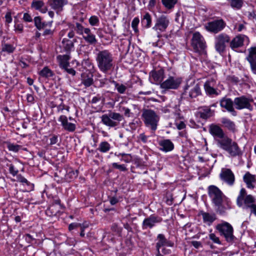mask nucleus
Returning <instances> with one entry per match:
<instances>
[{"label":"nucleus","mask_w":256,"mask_h":256,"mask_svg":"<svg viewBox=\"0 0 256 256\" xmlns=\"http://www.w3.org/2000/svg\"><path fill=\"white\" fill-rule=\"evenodd\" d=\"M208 194L218 212L222 214L230 208V202L222 192L216 186H210L208 188Z\"/></svg>","instance_id":"f257e3e1"},{"label":"nucleus","mask_w":256,"mask_h":256,"mask_svg":"<svg viewBox=\"0 0 256 256\" xmlns=\"http://www.w3.org/2000/svg\"><path fill=\"white\" fill-rule=\"evenodd\" d=\"M96 61L99 70L104 73L106 74L114 68V58L108 50L99 51L96 54Z\"/></svg>","instance_id":"f03ea898"},{"label":"nucleus","mask_w":256,"mask_h":256,"mask_svg":"<svg viewBox=\"0 0 256 256\" xmlns=\"http://www.w3.org/2000/svg\"><path fill=\"white\" fill-rule=\"evenodd\" d=\"M202 95L200 84L194 81H188L184 87L182 98L192 101Z\"/></svg>","instance_id":"7ed1b4c3"},{"label":"nucleus","mask_w":256,"mask_h":256,"mask_svg":"<svg viewBox=\"0 0 256 256\" xmlns=\"http://www.w3.org/2000/svg\"><path fill=\"white\" fill-rule=\"evenodd\" d=\"M141 116L145 126L154 133L157 129L160 120L159 116L154 110L144 108L142 110Z\"/></svg>","instance_id":"20e7f679"},{"label":"nucleus","mask_w":256,"mask_h":256,"mask_svg":"<svg viewBox=\"0 0 256 256\" xmlns=\"http://www.w3.org/2000/svg\"><path fill=\"white\" fill-rule=\"evenodd\" d=\"M191 46L196 54L198 56H205L206 54V44L202 36L198 32H194L191 40Z\"/></svg>","instance_id":"39448f33"},{"label":"nucleus","mask_w":256,"mask_h":256,"mask_svg":"<svg viewBox=\"0 0 256 256\" xmlns=\"http://www.w3.org/2000/svg\"><path fill=\"white\" fill-rule=\"evenodd\" d=\"M220 142L219 146L226 151L231 156H240L242 155V152L238 144L229 138H226Z\"/></svg>","instance_id":"423d86ee"},{"label":"nucleus","mask_w":256,"mask_h":256,"mask_svg":"<svg viewBox=\"0 0 256 256\" xmlns=\"http://www.w3.org/2000/svg\"><path fill=\"white\" fill-rule=\"evenodd\" d=\"M102 122L106 126L110 127H115L118 126L120 122L124 120L122 114L116 112H110L101 116Z\"/></svg>","instance_id":"0eeeda50"},{"label":"nucleus","mask_w":256,"mask_h":256,"mask_svg":"<svg viewBox=\"0 0 256 256\" xmlns=\"http://www.w3.org/2000/svg\"><path fill=\"white\" fill-rule=\"evenodd\" d=\"M246 195V190L244 188H242L237 198L236 204L240 207L243 206L245 208H250L255 204V199L250 194Z\"/></svg>","instance_id":"6e6552de"},{"label":"nucleus","mask_w":256,"mask_h":256,"mask_svg":"<svg viewBox=\"0 0 256 256\" xmlns=\"http://www.w3.org/2000/svg\"><path fill=\"white\" fill-rule=\"evenodd\" d=\"M220 236H224L228 242H232L234 238L232 226L228 222H224L216 225V227Z\"/></svg>","instance_id":"1a4fd4ad"},{"label":"nucleus","mask_w":256,"mask_h":256,"mask_svg":"<svg viewBox=\"0 0 256 256\" xmlns=\"http://www.w3.org/2000/svg\"><path fill=\"white\" fill-rule=\"evenodd\" d=\"M252 100L245 96L236 97L234 99V102L235 108L238 110L247 109L250 111L253 110L251 103Z\"/></svg>","instance_id":"9d476101"},{"label":"nucleus","mask_w":256,"mask_h":256,"mask_svg":"<svg viewBox=\"0 0 256 256\" xmlns=\"http://www.w3.org/2000/svg\"><path fill=\"white\" fill-rule=\"evenodd\" d=\"M230 37L224 33H222L215 37V48L219 53L224 52L226 48V44L230 42Z\"/></svg>","instance_id":"9b49d317"},{"label":"nucleus","mask_w":256,"mask_h":256,"mask_svg":"<svg viewBox=\"0 0 256 256\" xmlns=\"http://www.w3.org/2000/svg\"><path fill=\"white\" fill-rule=\"evenodd\" d=\"M226 26V23L222 19H218L206 24L204 28L206 30L214 34L222 31Z\"/></svg>","instance_id":"f8f14e48"},{"label":"nucleus","mask_w":256,"mask_h":256,"mask_svg":"<svg viewBox=\"0 0 256 256\" xmlns=\"http://www.w3.org/2000/svg\"><path fill=\"white\" fill-rule=\"evenodd\" d=\"M182 83V78L176 76H169L168 79L160 84L163 89H177Z\"/></svg>","instance_id":"ddd939ff"},{"label":"nucleus","mask_w":256,"mask_h":256,"mask_svg":"<svg viewBox=\"0 0 256 256\" xmlns=\"http://www.w3.org/2000/svg\"><path fill=\"white\" fill-rule=\"evenodd\" d=\"M209 132L216 140L218 146L220 145L221 141H223L226 138H228L224 134L222 128L216 124H211L210 126Z\"/></svg>","instance_id":"4468645a"},{"label":"nucleus","mask_w":256,"mask_h":256,"mask_svg":"<svg viewBox=\"0 0 256 256\" xmlns=\"http://www.w3.org/2000/svg\"><path fill=\"white\" fill-rule=\"evenodd\" d=\"M169 24L170 20L166 16H162L156 20V24L152 28L156 30L158 34H160L165 32ZM160 36V35L158 34V37Z\"/></svg>","instance_id":"2eb2a0df"},{"label":"nucleus","mask_w":256,"mask_h":256,"mask_svg":"<svg viewBox=\"0 0 256 256\" xmlns=\"http://www.w3.org/2000/svg\"><path fill=\"white\" fill-rule=\"evenodd\" d=\"M157 242L156 244V248L157 254L156 256H163L160 252V249L164 246H172L174 243L168 240L164 234H158L156 238Z\"/></svg>","instance_id":"dca6fc26"},{"label":"nucleus","mask_w":256,"mask_h":256,"mask_svg":"<svg viewBox=\"0 0 256 256\" xmlns=\"http://www.w3.org/2000/svg\"><path fill=\"white\" fill-rule=\"evenodd\" d=\"M220 106L222 108H225L228 112H230L232 116H236V112L234 107V101L230 98H222L220 102Z\"/></svg>","instance_id":"f3484780"},{"label":"nucleus","mask_w":256,"mask_h":256,"mask_svg":"<svg viewBox=\"0 0 256 256\" xmlns=\"http://www.w3.org/2000/svg\"><path fill=\"white\" fill-rule=\"evenodd\" d=\"M162 218L158 216L152 214L149 217L146 218L142 222L143 228H151L157 223L160 222Z\"/></svg>","instance_id":"a211bd4d"},{"label":"nucleus","mask_w":256,"mask_h":256,"mask_svg":"<svg viewBox=\"0 0 256 256\" xmlns=\"http://www.w3.org/2000/svg\"><path fill=\"white\" fill-rule=\"evenodd\" d=\"M221 179L230 185H232L234 182V176L230 169H222L220 174Z\"/></svg>","instance_id":"6ab92c4d"},{"label":"nucleus","mask_w":256,"mask_h":256,"mask_svg":"<svg viewBox=\"0 0 256 256\" xmlns=\"http://www.w3.org/2000/svg\"><path fill=\"white\" fill-rule=\"evenodd\" d=\"M58 121L61 122V125L65 130L74 132L76 130V124L68 122V118L66 116H60L58 118Z\"/></svg>","instance_id":"aec40b11"},{"label":"nucleus","mask_w":256,"mask_h":256,"mask_svg":"<svg viewBox=\"0 0 256 256\" xmlns=\"http://www.w3.org/2000/svg\"><path fill=\"white\" fill-rule=\"evenodd\" d=\"M245 40H248V42H249V39L247 36L243 34H238L230 42V46L232 49L241 47L243 46Z\"/></svg>","instance_id":"412c9836"},{"label":"nucleus","mask_w":256,"mask_h":256,"mask_svg":"<svg viewBox=\"0 0 256 256\" xmlns=\"http://www.w3.org/2000/svg\"><path fill=\"white\" fill-rule=\"evenodd\" d=\"M164 78V70L162 69L152 71L150 74V78L153 83L161 84Z\"/></svg>","instance_id":"4be33fe9"},{"label":"nucleus","mask_w":256,"mask_h":256,"mask_svg":"<svg viewBox=\"0 0 256 256\" xmlns=\"http://www.w3.org/2000/svg\"><path fill=\"white\" fill-rule=\"evenodd\" d=\"M82 84L86 87H89L94 83L93 75L89 71L82 72L81 74Z\"/></svg>","instance_id":"5701e85b"},{"label":"nucleus","mask_w":256,"mask_h":256,"mask_svg":"<svg viewBox=\"0 0 256 256\" xmlns=\"http://www.w3.org/2000/svg\"><path fill=\"white\" fill-rule=\"evenodd\" d=\"M82 36L84 39L90 44H96L97 42L96 36L92 33L89 28H86V30Z\"/></svg>","instance_id":"b1692460"},{"label":"nucleus","mask_w":256,"mask_h":256,"mask_svg":"<svg viewBox=\"0 0 256 256\" xmlns=\"http://www.w3.org/2000/svg\"><path fill=\"white\" fill-rule=\"evenodd\" d=\"M31 7L42 13H46L48 10L47 8L44 6V3L40 0H33L31 4Z\"/></svg>","instance_id":"393cba45"},{"label":"nucleus","mask_w":256,"mask_h":256,"mask_svg":"<svg viewBox=\"0 0 256 256\" xmlns=\"http://www.w3.org/2000/svg\"><path fill=\"white\" fill-rule=\"evenodd\" d=\"M63 100L62 98H56L55 101L52 102V107H56L58 112H62L63 110H66L67 112L70 111V106L64 104L62 102Z\"/></svg>","instance_id":"a878e982"},{"label":"nucleus","mask_w":256,"mask_h":256,"mask_svg":"<svg viewBox=\"0 0 256 256\" xmlns=\"http://www.w3.org/2000/svg\"><path fill=\"white\" fill-rule=\"evenodd\" d=\"M244 180L246 183L248 188H254V184L256 181L254 175L252 174L249 172H247L244 176Z\"/></svg>","instance_id":"bb28decb"},{"label":"nucleus","mask_w":256,"mask_h":256,"mask_svg":"<svg viewBox=\"0 0 256 256\" xmlns=\"http://www.w3.org/2000/svg\"><path fill=\"white\" fill-rule=\"evenodd\" d=\"M56 59L61 68H64L70 66V56L68 54L58 55L57 56Z\"/></svg>","instance_id":"cd10ccee"},{"label":"nucleus","mask_w":256,"mask_h":256,"mask_svg":"<svg viewBox=\"0 0 256 256\" xmlns=\"http://www.w3.org/2000/svg\"><path fill=\"white\" fill-rule=\"evenodd\" d=\"M159 145L161 146V150L164 152H169L174 148L173 143L170 140H163L159 141Z\"/></svg>","instance_id":"c85d7f7f"},{"label":"nucleus","mask_w":256,"mask_h":256,"mask_svg":"<svg viewBox=\"0 0 256 256\" xmlns=\"http://www.w3.org/2000/svg\"><path fill=\"white\" fill-rule=\"evenodd\" d=\"M48 4L52 8L58 12L62 10L64 5V0H49Z\"/></svg>","instance_id":"c756f323"},{"label":"nucleus","mask_w":256,"mask_h":256,"mask_svg":"<svg viewBox=\"0 0 256 256\" xmlns=\"http://www.w3.org/2000/svg\"><path fill=\"white\" fill-rule=\"evenodd\" d=\"M200 214L202 216L203 221L208 225L211 224L216 218L214 214H210L206 212H201Z\"/></svg>","instance_id":"7c9ffc66"},{"label":"nucleus","mask_w":256,"mask_h":256,"mask_svg":"<svg viewBox=\"0 0 256 256\" xmlns=\"http://www.w3.org/2000/svg\"><path fill=\"white\" fill-rule=\"evenodd\" d=\"M76 41V40H70L66 38H64L62 40V47L66 52H70L74 47V42Z\"/></svg>","instance_id":"2f4dec72"},{"label":"nucleus","mask_w":256,"mask_h":256,"mask_svg":"<svg viewBox=\"0 0 256 256\" xmlns=\"http://www.w3.org/2000/svg\"><path fill=\"white\" fill-rule=\"evenodd\" d=\"M248 54L246 58L248 62L256 61V46H252L248 49Z\"/></svg>","instance_id":"473e14b6"},{"label":"nucleus","mask_w":256,"mask_h":256,"mask_svg":"<svg viewBox=\"0 0 256 256\" xmlns=\"http://www.w3.org/2000/svg\"><path fill=\"white\" fill-rule=\"evenodd\" d=\"M222 123L224 127L226 128L228 130L234 132L236 130V126L234 123L230 120L223 118H222Z\"/></svg>","instance_id":"72a5a7b5"},{"label":"nucleus","mask_w":256,"mask_h":256,"mask_svg":"<svg viewBox=\"0 0 256 256\" xmlns=\"http://www.w3.org/2000/svg\"><path fill=\"white\" fill-rule=\"evenodd\" d=\"M204 88L207 94L212 96L214 94L218 96L219 92L216 89L210 86V82H206L204 84Z\"/></svg>","instance_id":"f704fd0d"},{"label":"nucleus","mask_w":256,"mask_h":256,"mask_svg":"<svg viewBox=\"0 0 256 256\" xmlns=\"http://www.w3.org/2000/svg\"><path fill=\"white\" fill-rule=\"evenodd\" d=\"M114 155L118 157H121L120 160L124 161L126 163H129L132 162V157L130 154H125V153H119L117 154L116 152Z\"/></svg>","instance_id":"c9c22d12"},{"label":"nucleus","mask_w":256,"mask_h":256,"mask_svg":"<svg viewBox=\"0 0 256 256\" xmlns=\"http://www.w3.org/2000/svg\"><path fill=\"white\" fill-rule=\"evenodd\" d=\"M110 144L107 142H101L98 146V150L102 153L108 152L110 149Z\"/></svg>","instance_id":"e433bc0d"},{"label":"nucleus","mask_w":256,"mask_h":256,"mask_svg":"<svg viewBox=\"0 0 256 256\" xmlns=\"http://www.w3.org/2000/svg\"><path fill=\"white\" fill-rule=\"evenodd\" d=\"M178 2V0H162L164 6L168 10L174 8Z\"/></svg>","instance_id":"4c0bfd02"},{"label":"nucleus","mask_w":256,"mask_h":256,"mask_svg":"<svg viewBox=\"0 0 256 256\" xmlns=\"http://www.w3.org/2000/svg\"><path fill=\"white\" fill-rule=\"evenodd\" d=\"M40 74L42 77L44 78H50L54 75L52 72L46 66L44 67L40 72Z\"/></svg>","instance_id":"58836bf2"},{"label":"nucleus","mask_w":256,"mask_h":256,"mask_svg":"<svg viewBox=\"0 0 256 256\" xmlns=\"http://www.w3.org/2000/svg\"><path fill=\"white\" fill-rule=\"evenodd\" d=\"M230 4L232 8L239 10L243 4V0H230Z\"/></svg>","instance_id":"ea45409f"},{"label":"nucleus","mask_w":256,"mask_h":256,"mask_svg":"<svg viewBox=\"0 0 256 256\" xmlns=\"http://www.w3.org/2000/svg\"><path fill=\"white\" fill-rule=\"evenodd\" d=\"M142 22L146 24V28H150L152 24V18L149 13L146 12L144 16Z\"/></svg>","instance_id":"a19ab883"},{"label":"nucleus","mask_w":256,"mask_h":256,"mask_svg":"<svg viewBox=\"0 0 256 256\" xmlns=\"http://www.w3.org/2000/svg\"><path fill=\"white\" fill-rule=\"evenodd\" d=\"M74 30L78 34L80 35H83L86 30V28H84L80 24L76 22Z\"/></svg>","instance_id":"79ce46f5"},{"label":"nucleus","mask_w":256,"mask_h":256,"mask_svg":"<svg viewBox=\"0 0 256 256\" xmlns=\"http://www.w3.org/2000/svg\"><path fill=\"white\" fill-rule=\"evenodd\" d=\"M2 51L6 52L8 53L12 52L15 49L14 47L12 45L10 44H2Z\"/></svg>","instance_id":"37998d69"},{"label":"nucleus","mask_w":256,"mask_h":256,"mask_svg":"<svg viewBox=\"0 0 256 256\" xmlns=\"http://www.w3.org/2000/svg\"><path fill=\"white\" fill-rule=\"evenodd\" d=\"M115 87L117 90V91L121 94H124L126 92L127 88L126 86L123 84H119L116 82H114Z\"/></svg>","instance_id":"c03bdc74"},{"label":"nucleus","mask_w":256,"mask_h":256,"mask_svg":"<svg viewBox=\"0 0 256 256\" xmlns=\"http://www.w3.org/2000/svg\"><path fill=\"white\" fill-rule=\"evenodd\" d=\"M8 148L10 151L18 152L21 148V146L18 144H15L12 143H8L7 145Z\"/></svg>","instance_id":"a18cd8bd"},{"label":"nucleus","mask_w":256,"mask_h":256,"mask_svg":"<svg viewBox=\"0 0 256 256\" xmlns=\"http://www.w3.org/2000/svg\"><path fill=\"white\" fill-rule=\"evenodd\" d=\"M90 24L92 26H97L99 23V19L98 16H93L89 18Z\"/></svg>","instance_id":"49530a36"},{"label":"nucleus","mask_w":256,"mask_h":256,"mask_svg":"<svg viewBox=\"0 0 256 256\" xmlns=\"http://www.w3.org/2000/svg\"><path fill=\"white\" fill-rule=\"evenodd\" d=\"M140 20L138 18H135L132 21V26L136 32H138V24H139Z\"/></svg>","instance_id":"de8ad7c7"},{"label":"nucleus","mask_w":256,"mask_h":256,"mask_svg":"<svg viewBox=\"0 0 256 256\" xmlns=\"http://www.w3.org/2000/svg\"><path fill=\"white\" fill-rule=\"evenodd\" d=\"M112 166L114 168L119 170L122 172H126L128 170L126 166L124 164H120L116 162H114L112 164Z\"/></svg>","instance_id":"09e8293b"},{"label":"nucleus","mask_w":256,"mask_h":256,"mask_svg":"<svg viewBox=\"0 0 256 256\" xmlns=\"http://www.w3.org/2000/svg\"><path fill=\"white\" fill-rule=\"evenodd\" d=\"M34 22L36 26L38 29L40 30L43 25L41 22V18L40 16H36L34 18Z\"/></svg>","instance_id":"8fccbe9b"},{"label":"nucleus","mask_w":256,"mask_h":256,"mask_svg":"<svg viewBox=\"0 0 256 256\" xmlns=\"http://www.w3.org/2000/svg\"><path fill=\"white\" fill-rule=\"evenodd\" d=\"M209 238L214 243L220 244H221L219 238L216 236L214 233L209 234Z\"/></svg>","instance_id":"3c124183"},{"label":"nucleus","mask_w":256,"mask_h":256,"mask_svg":"<svg viewBox=\"0 0 256 256\" xmlns=\"http://www.w3.org/2000/svg\"><path fill=\"white\" fill-rule=\"evenodd\" d=\"M17 179L18 181L23 184H26L27 185H29L30 182L27 180L26 178L23 177L22 175H18L17 176Z\"/></svg>","instance_id":"603ef678"},{"label":"nucleus","mask_w":256,"mask_h":256,"mask_svg":"<svg viewBox=\"0 0 256 256\" xmlns=\"http://www.w3.org/2000/svg\"><path fill=\"white\" fill-rule=\"evenodd\" d=\"M23 20L26 22H32V18L29 14L26 12L24 14Z\"/></svg>","instance_id":"864d4df0"},{"label":"nucleus","mask_w":256,"mask_h":256,"mask_svg":"<svg viewBox=\"0 0 256 256\" xmlns=\"http://www.w3.org/2000/svg\"><path fill=\"white\" fill-rule=\"evenodd\" d=\"M6 22L10 24L12 22V14L10 12H8L5 15Z\"/></svg>","instance_id":"5fc2aeb1"},{"label":"nucleus","mask_w":256,"mask_h":256,"mask_svg":"<svg viewBox=\"0 0 256 256\" xmlns=\"http://www.w3.org/2000/svg\"><path fill=\"white\" fill-rule=\"evenodd\" d=\"M9 171L14 176H16L18 172V170H16L12 164L10 165Z\"/></svg>","instance_id":"6e6d98bb"},{"label":"nucleus","mask_w":256,"mask_h":256,"mask_svg":"<svg viewBox=\"0 0 256 256\" xmlns=\"http://www.w3.org/2000/svg\"><path fill=\"white\" fill-rule=\"evenodd\" d=\"M252 72L256 75V61L249 62Z\"/></svg>","instance_id":"4d7b16f0"},{"label":"nucleus","mask_w":256,"mask_h":256,"mask_svg":"<svg viewBox=\"0 0 256 256\" xmlns=\"http://www.w3.org/2000/svg\"><path fill=\"white\" fill-rule=\"evenodd\" d=\"M121 111L124 112V114L125 116L127 117L130 116V110L128 108L126 107H122Z\"/></svg>","instance_id":"13d9d810"},{"label":"nucleus","mask_w":256,"mask_h":256,"mask_svg":"<svg viewBox=\"0 0 256 256\" xmlns=\"http://www.w3.org/2000/svg\"><path fill=\"white\" fill-rule=\"evenodd\" d=\"M138 139L143 142L146 143L148 140V136H146L144 133H142L139 135Z\"/></svg>","instance_id":"bf43d9fd"},{"label":"nucleus","mask_w":256,"mask_h":256,"mask_svg":"<svg viewBox=\"0 0 256 256\" xmlns=\"http://www.w3.org/2000/svg\"><path fill=\"white\" fill-rule=\"evenodd\" d=\"M50 145L56 144L58 142V136L56 135H52L50 138Z\"/></svg>","instance_id":"052dcab7"},{"label":"nucleus","mask_w":256,"mask_h":256,"mask_svg":"<svg viewBox=\"0 0 256 256\" xmlns=\"http://www.w3.org/2000/svg\"><path fill=\"white\" fill-rule=\"evenodd\" d=\"M68 66H66V68L64 69L69 74L74 76L76 75V72L72 68H68Z\"/></svg>","instance_id":"680f3d73"},{"label":"nucleus","mask_w":256,"mask_h":256,"mask_svg":"<svg viewBox=\"0 0 256 256\" xmlns=\"http://www.w3.org/2000/svg\"><path fill=\"white\" fill-rule=\"evenodd\" d=\"M79 226H80V223H72L70 224L68 226V230H72L74 228H79Z\"/></svg>","instance_id":"e2e57ef3"},{"label":"nucleus","mask_w":256,"mask_h":256,"mask_svg":"<svg viewBox=\"0 0 256 256\" xmlns=\"http://www.w3.org/2000/svg\"><path fill=\"white\" fill-rule=\"evenodd\" d=\"M15 30L22 32L23 30V25L22 24H16L14 26Z\"/></svg>","instance_id":"0e129e2a"},{"label":"nucleus","mask_w":256,"mask_h":256,"mask_svg":"<svg viewBox=\"0 0 256 256\" xmlns=\"http://www.w3.org/2000/svg\"><path fill=\"white\" fill-rule=\"evenodd\" d=\"M162 254L164 255L168 254L170 253V249H168L166 248V246L162 247Z\"/></svg>","instance_id":"69168bd1"},{"label":"nucleus","mask_w":256,"mask_h":256,"mask_svg":"<svg viewBox=\"0 0 256 256\" xmlns=\"http://www.w3.org/2000/svg\"><path fill=\"white\" fill-rule=\"evenodd\" d=\"M199 114L200 118L204 119H206L210 116V114L205 113L204 112H202V111H200Z\"/></svg>","instance_id":"338daca9"},{"label":"nucleus","mask_w":256,"mask_h":256,"mask_svg":"<svg viewBox=\"0 0 256 256\" xmlns=\"http://www.w3.org/2000/svg\"><path fill=\"white\" fill-rule=\"evenodd\" d=\"M89 226V224L86 222H84L82 224H80V226H79V228H80V230H84L86 228H88Z\"/></svg>","instance_id":"774afa93"}]
</instances>
